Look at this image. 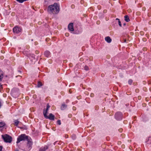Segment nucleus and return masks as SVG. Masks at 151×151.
<instances>
[{"label": "nucleus", "mask_w": 151, "mask_h": 151, "mask_svg": "<svg viewBox=\"0 0 151 151\" xmlns=\"http://www.w3.org/2000/svg\"><path fill=\"white\" fill-rule=\"evenodd\" d=\"M47 11L50 14H57L59 12V8L58 4L55 3L49 6L47 9Z\"/></svg>", "instance_id": "obj_1"}, {"label": "nucleus", "mask_w": 151, "mask_h": 151, "mask_svg": "<svg viewBox=\"0 0 151 151\" xmlns=\"http://www.w3.org/2000/svg\"><path fill=\"white\" fill-rule=\"evenodd\" d=\"M1 136L5 142L10 143L12 141V137L7 134L2 135Z\"/></svg>", "instance_id": "obj_2"}, {"label": "nucleus", "mask_w": 151, "mask_h": 151, "mask_svg": "<svg viewBox=\"0 0 151 151\" xmlns=\"http://www.w3.org/2000/svg\"><path fill=\"white\" fill-rule=\"evenodd\" d=\"M28 138L27 136L25 134H22L18 137L16 143H18L21 141H24L27 139Z\"/></svg>", "instance_id": "obj_3"}, {"label": "nucleus", "mask_w": 151, "mask_h": 151, "mask_svg": "<svg viewBox=\"0 0 151 151\" xmlns=\"http://www.w3.org/2000/svg\"><path fill=\"white\" fill-rule=\"evenodd\" d=\"M122 114L121 112H117L115 114V118L117 120H121L122 119Z\"/></svg>", "instance_id": "obj_4"}, {"label": "nucleus", "mask_w": 151, "mask_h": 151, "mask_svg": "<svg viewBox=\"0 0 151 151\" xmlns=\"http://www.w3.org/2000/svg\"><path fill=\"white\" fill-rule=\"evenodd\" d=\"M44 116L47 119H49L50 120H54L55 119V116L52 113H50L48 116L47 114L44 115Z\"/></svg>", "instance_id": "obj_5"}, {"label": "nucleus", "mask_w": 151, "mask_h": 151, "mask_svg": "<svg viewBox=\"0 0 151 151\" xmlns=\"http://www.w3.org/2000/svg\"><path fill=\"white\" fill-rule=\"evenodd\" d=\"M32 145V142L30 141H28L27 145L26 148L24 149V150L25 151H29L31 148V146Z\"/></svg>", "instance_id": "obj_6"}, {"label": "nucleus", "mask_w": 151, "mask_h": 151, "mask_svg": "<svg viewBox=\"0 0 151 151\" xmlns=\"http://www.w3.org/2000/svg\"><path fill=\"white\" fill-rule=\"evenodd\" d=\"M21 31V29L19 27L16 26L13 29V32L16 33H18Z\"/></svg>", "instance_id": "obj_7"}, {"label": "nucleus", "mask_w": 151, "mask_h": 151, "mask_svg": "<svg viewBox=\"0 0 151 151\" xmlns=\"http://www.w3.org/2000/svg\"><path fill=\"white\" fill-rule=\"evenodd\" d=\"M50 106L48 104H47V108L46 110L45 109H44L43 111V114L44 116V115L46 114L47 115V113L48 111V110L50 107Z\"/></svg>", "instance_id": "obj_8"}, {"label": "nucleus", "mask_w": 151, "mask_h": 151, "mask_svg": "<svg viewBox=\"0 0 151 151\" xmlns=\"http://www.w3.org/2000/svg\"><path fill=\"white\" fill-rule=\"evenodd\" d=\"M68 28L70 31H74L73 24V23L69 24L68 26Z\"/></svg>", "instance_id": "obj_9"}, {"label": "nucleus", "mask_w": 151, "mask_h": 151, "mask_svg": "<svg viewBox=\"0 0 151 151\" xmlns=\"http://www.w3.org/2000/svg\"><path fill=\"white\" fill-rule=\"evenodd\" d=\"M44 55L45 56L47 57H49L50 56V52L48 51H45L44 52Z\"/></svg>", "instance_id": "obj_10"}, {"label": "nucleus", "mask_w": 151, "mask_h": 151, "mask_svg": "<svg viewBox=\"0 0 151 151\" xmlns=\"http://www.w3.org/2000/svg\"><path fill=\"white\" fill-rule=\"evenodd\" d=\"M48 149V147L45 146L44 147H41L40 149V151H45Z\"/></svg>", "instance_id": "obj_11"}, {"label": "nucleus", "mask_w": 151, "mask_h": 151, "mask_svg": "<svg viewBox=\"0 0 151 151\" xmlns=\"http://www.w3.org/2000/svg\"><path fill=\"white\" fill-rule=\"evenodd\" d=\"M105 40L108 43H110L111 41V40L109 37H107L105 38Z\"/></svg>", "instance_id": "obj_12"}, {"label": "nucleus", "mask_w": 151, "mask_h": 151, "mask_svg": "<svg viewBox=\"0 0 151 151\" xmlns=\"http://www.w3.org/2000/svg\"><path fill=\"white\" fill-rule=\"evenodd\" d=\"M67 107V106L66 104H62L61 107V110H64Z\"/></svg>", "instance_id": "obj_13"}, {"label": "nucleus", "mask_w": 151, "mask_h": 151, "mask_svg": "<svg viewBox=\"0 0 151 151\" xmlns=\"http://www.w3.org/2000/svg\"><path fill=\"white\" fill-rule=\"evenodd\" d=\"M124 18L125 21L127 22H128L129 21V18L127 15H125L124 16Z\"/></svg>", "instance_id": "obj_14"}, {"label": "nucleus", "mask_w": 151, "mask_h": 151, "mask_svg": "<svg viewBox=\"0 0 151 151\" xmlns=\"http://www.w3.org/2000/svg\"><path fill=\"white\" fill-rule=\"evenodd\" d=\"M3 78V72L2 71H0V81H1Z\"/></svg>", "instance_id": "obj_15"}, {"label": "nucleus", "mask_w": 151, "mask_h": 151, "mask_svg": "<svg viewBox=\"0 0 151 151\" xmlns=\"http://www.w3.org/2000/svg\"><path fill=\"white\" fill-rule=\"evenodd\" d=\"M5 125V124L4 122H0V128H1L4 126Z\"/></svg>", "instance_id": "obj_16"}, {"label": "nucleus", "mask_w": 151, "mask_h": 151, "mask_svg": "<svg viewBox=\"0 0 151 151\" xmlns=\"http://www.w3.org/2000/svg\"><path fill=\"white\" fill-rule=\"evenodd\" d=\"M116 21H118V24H119V25L120 27H122V24H121V22L120 21V20L118 18H116Z\"/></svg>", "instance_id": "obj_17"}, {"label": "nucleus", "mask_w": 151, "mask_h": 151, "mask_svg": "<svg viewBox=\"0 0 151 151\" xmlns=\"http://www.w3.org/2000/svg\"><path fill=\"white\" fill-rule=\"evenodd\" d=\"M19 122L17 120H16L14 121L15 125L16 126H17L19 124Z\"/></svg>", "instance_id": "obj_18"}, {"label": "nucleus", "mask_w": 151, "mask_h": 151, "mask_svg": "<svg viewBox=\"0 0 151 151\" xmlns=\"http://www.w3.org/2000/svg\"><path fill=\"white\" fill-rule=\"evenodd\" d=\"M42 86V84L41 82H38V83L37 84V86L38 87H40Z\"/></svg>", "instance_id": "obj_19"}, {"label": "nucleus", "mask_w": 151, "mask_h": 151, "mask_svg": "<svg viewBox=\"0 0 151 151\" xmlns=\"http://www.w3.org/2000/svg\"><path fill=\"white\" fill-rule=\"evenodd\" d=\"M132 82H133V81L132 79H129L128 81V83L129 85H131L132 84Z\"/></svg>", "instance_id": "obj_20"}, {"label": "nucleus", "mask_w": 151, "mask_h": 151, "mask_svg": "<svg viewBox=\"0 0 151 151\" xmlns=\"http://www.w3.org/2000/svg\"><path fill=\"white\" fill-rule=\"evenodd\" d=\"M72 138L73 139H75L76 138V136L75 134H73L72 135Z\"/></svg>", "instance_id": "obj_21"}, {"label": "nucleus", "mask_w": 151, "mask_h": 151, "mask_svg": "<svg viewBox=\"0 0 151 151\" xmlns=\"http://www.w3.org/2000/svg\"><path fill=\"white\" fill-rule=\"evenodd\" d=\"M84 69L86 70H88L89 69L88 67L87 66H85L84 67Z\"/></svg>", "instance_id": "obj_22"}, {"label": "nucleus", "mask_w": 151, "mask_h": 151, "mask_svg": "<svg viewBox=\"0 0 151 151\" xmlns=\"http://www.w3.org/2000/svg\"><path fill=\"white\" fill-rule=\"evenodd\" d=\"M57 122L58 124L59 125H60L61 124V121L60 120H58Z\"/></svg>", "instance_id": "obj_23"}, {"label": "nucleus", "mask_w": 151, "mask_h": 151, "mask_svg": "<svg viewBox=\"0 0 151 151\" xmlns=\"http://www.w3.org/2000/svg\"><path fill=\"white\" fill-rule=\"evenodd\" d=\"M2 149V147L1 146H0V151H1Z\"/></svg>", "instance_id": "obj_24"}, {"label": "nucleus", "mask_w": 151, "mask_h": 151, "mask_svg": "<svg viewBox=\"0 0 151 151\" xmlns=\"http://www.w3.org/2000/svg\"><path fill=\"white\" fill-rule=\"evenodd\" d=\"M65 35L66 36H68L69 35V34L68 33H66L65 34Z\"/></svg>", "instance_id": "obj_25"}, {"label": "nucleus", "mask_w": 151, "mask_h": 151, "mask_svg": "<svg viewBox=\"0 0 151 151\" xmlns=\"http://www.w3.org/2000/svg\"><path fill=\"white\" fill-rule=\"evenodd\" d=\"M1 101L0 100V108L1 107Z\"/></svg>", "instance_id": "obj_26"}, {"label": "nucleus", "mask_w": 151, "mask_h": 151, "mask_svg": "<svg viewBox=\"0 0 151 151\" xmlns=\"http://www.w3.org/2000/svg\"><path fill=\"white\" fill-rule=\"evenodd\" d=\"M124 42H126V39H124Z\"/></svg>", "instance_id": "obj_27"}, {"label": "nucleus", "mask_w": 151, "mask_h": 151, "mask_svg": "<svg viewBox=\"0 0 151 151\" xmlns=\"http://www.w3.org/2000/svg\"><path fill=\"white\" fill-rule=\"evenodd\" d=\"M15 151H19V150H18V149H16L15 150Z\"/></svg>", "instance_id": "obj_28"}, {"label": "nucleus", "mask_w": 151, "mask_h": 151, "mask_svg": "<svg viewBox=\"0 0 151 151\" xmlns=\"http://www.w3.org/2000/svg\"><path fill=\"white\" fill-rule=\"evenodd\" d=\"M126 25V24H125V23H124V24H123V25Z\"/></svg>", "instance_id": "obj_29"}]
</instances>
